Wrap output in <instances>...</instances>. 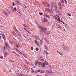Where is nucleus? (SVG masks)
I'll return each instance as SVG.
<instances>
[{"instance_id": "aec40b11", "label": "nucleus", "mask_w": 76, "mask_h": 76, "mask_svg": "<svg viewBox=\"0 0 76 76\" xmlns=\"http://www.w3.org/2000/svg\"><path fill=\"white\" fill-rule=\"evenodd\" d=\"M24 29H25V30H26V31H27L28 32V33H29V31H28L26 29V27H25V28H24Z\"/></svg>"}, {"instance_id": "6e6552de", "label": "nucleus", "mask_w": 76, "mask_h": 76, "mask_svg": "<svg viewBox=\"0 0 76 76\" xmlns=\"http://www.w3.org/2000/svg\"><path fill=\"white\" fill-rule=\"evenodd\" d=\"M15 32H16L17 34H18V35H19L20 34V33L18 32V30H17V29H16V28H15Z\"/></svg>"}, {"instance_id": "dca6fc26", "label": "nucleus", "mask_w": 76, "mask_h": 76, "mask_svg": "<svg viewBox=\"0 0 76 76\" xmlns=\"http://www.w3.org/2000/svg\"><path fill=\"white\" fill-rule=\"evenodd\" d=\"M16 47H17V48H19V47H20V45H19V44H17L16 45Z\"/></svg>"}, {"instance_id": "f704fd0d", "label": "nucleus", "mask_w": 76, "mask_h": 76, "mask_svg": "<svg viewBox=\"0 0 76 76\" xmlns=\"http://www.w3.org/2000/svg\"><path fill=\"white\" fill-rule=\"evenodd\" d=\"M12 6H15V2H13L12 3Z\"/></svg>"}, {"instance_id": "393cba45", "label": "nucleus", "mask_w": 76, "mask_h": 76, "mask_svg": "<svg viewBox=\"0 0 76 76\" xmlns=\"http://www.w3.org/2000/svg\"><path fill=\"white\" fill-rule=\"evenodd\" d=\"M45 41H46V42H47L48 43V44H49V41H48V40H47V39H45Z\"/></svg>"}, {"instance_id": "37998d69", "label": "nucleus", "mask_w": 76, "mask_h": 76, "mask_svg": "<svg viewBox=\"0 0 76 76\" xmlns=\"http://www.w3.org/2000/svg\"><path fill=\"white\" fill-rule=\"evenodd\" d=\"M12 53H15V54H16V52H15V51H12Z\"/></svg>"}, {"instance_id": "a211bd4d", "label": "nucleus", "mask_w": 76, "mask_h": 76, "mask_svg": "<svg viewBox=\"0 0 76 76\" xmlns=\"http://www.w3.org/2000/svg\"><path fill=\"white\" fill-rule=\"evenodd\" d=\"M12 34L13 35H14V36H15V35H16V33H15V31H13L12 32Z\"/></svg>"}, {"instance_id": "9b49d317", "label": "nucleus", "mask_w": 76, "mask_h": 76, "mask_svg": "<svg viewBox=\"0 0 76 76\" xmlns=\"http://www.w3.org/2000/svg\"><path fill=\"white\" fill-rule=\"evenodd\" d=\"M44 4L45 5V6H50V5H49V4H48V3H47L45 2L44 3Z\"/></svg>"}, {"instance_id": "0e129e2a", "label": "nucleus", "mask_w": 76, "mask_h": 76, "mask_svg": "<svg viewBox=\"0 0 76 76\" xmlns=\"http://www.w3.org/2000/svg\"><path fill=\"white\" fill-rule=\"evenodd\" d=\"M12 10H14V9H12Z\"/></svg>"}, {"instance_id": "864d4df0", "label": "nucleus", "mask_w": 76, "mask_h": 76, "mask_svg": "<svg viewBox=\"0 0 76 76\" xmlns=\"http://www.w3.org/2000/svg\"><path fill=\"white\" fill-rule=\"evenodd\" d=\"M62 23H63V24H65V23H64V22H63V21H62Z\"/></svg>"}, {"instance_id": "1a4fd4ad", "label": "nucleus", "mask_w": 76, "mask_h": 76, "mask_svg": "<svg viewBox=\"0 0 76 76\" xmlns=\"http://www.w3.org/2000/svg\"><path fill=\"white\" fill-rule=\"evenodd\" d=\"M62 48H64V49L65 50H66V51H68V48H67V47H66V46L63 45L62 47Z\"/></svg>"}, {"instance_id": "052dcab7", "label": "nucleus", "mask_w": 76, "mask_h": 76, "mask_svg": "<svg viewBox=\"0 0 76 76\" xmlns=\"http://www.w3.org/2000/svg\"><path fill=\"white\" fill-rule=\"evenodd\" d=\"M58 53H59L60 54L61 53L60 52H58Z\"/></svg>"}, {"instance_id": "13d9d810", "label": "nucleus", "mask_w": 76, "mask_h": 76, "mask_svg": "<svg viewBox=\"0 0 76 76\" xmlns=\"http://www.w3.org/2000/svg\"><path fill=\"white\" fill-rule=\"evenodd\" d=\"M1 26L2 28L3 27V26Z\"/></svg>"}, {"instance_id": "4be33fe9", "label": "nucleus", "mask_w": 76, "mask_h": 76, "mask_svg": "<svg viewBox=\"0 0 76 76\" xmlns=\"http://www.w3.org/2000/svg\"><path fill=\"white\" fill-rule=\"evenodd\" d=\"M2 37H3V38L4 39V40H6V37L4 36V35L2 36Z\"/></svg>"}, {"instance_id": "423d86ee", "label": "nucleus", "mask_w": 76, "mask_h": 76, "mask_svg": "<svg viewBox=\"0 0 76 76\" xmlns=\"http://www.w3.org/2000/svg\"><path fill=\"white\" fill-rule=\"evenodd\" d=\"M58 9V7H57V6L56 5H55L54 7H53V9H52V10H57V9Z\"/></svg>"}, {"instance_id": "412c9836", "label": "nucleus", "mask_w": 76, "mask_h": 76, "mask_svg": "<svg viewBox=\"0 0 76 76\" xmlns=\"http://www.w3.org/2000/svg\"><path fill=\"white\" fill-rule=\"evenodd\" d=\"M44 47H45V49H48V48L47 47V46L46 45H44Z\"/></svg>"}, {"instance_id": "4c0bfd02", "label": "nucleus", "mask_w": 76, "mask_h": 76, "mask_svg": "<svg viewBox=\"0 0 76 76\" xmlns=\"http://www.w3.org/2000/svg\"><path fill=\"white\" fill-rule=\"evenodd\" d=\"M14 10L15 12H16V11L17 10H16V7L14 8Z\"/></svg>"}, {"instance_id": "ea45409f", "label": "nucleus", "mask_w": 76, "mask_h": 76, "mask_svg": "<svg viewBox=\"0 0 76 76\" xmlns=\"http://www.w3.org/2000/svg\"><path fill=\"white\" fill-rule=\"evenodd\" d=\"M57 27H58V28H60V26H59V25H57Z\"/></svg>"}, {"instance_id": "f03ea898", "label": "nucleus", "mask_w": 76, "mask_h": 76, "mask_svg": "<svg viewBox=\"0 0 76 76\" xmlns=\"http://www.w3.org/2000/svg\"><path fill=\"white\" fill-rule=\"evenodd\" d=\"M40 35H42L43 34V32L45 31L46 30V28H43V27H41V26H40Z\"/></svg>"}, {"instance_id": "680f3d73", "label": "nucleus", "mask_w": 76, "mask_h": 76, "mask_svg": "<svg viewBox=\"0 0 76 76\" xmlns=\"http://www.w3.org/2000/svg\"><path fill=\"white\" fill-rule=\"evenodd\" d=\"M58 53H59L60 54L61 53L60 52H58Z\"/></svg>"}, {"instance_id": "69168bd1", "label": "nucleus", "mask_w": 76, "mask_h": 76, "mask_svg": "<svg viewBox=\"0 0 76 76\" xmlns=\"http://www.w3.org/2000/svg\"><path fill=\"white\" fill-rule=\"evenodd\" d=\"M0 38H1V36H0Z\"/></svg>"}, {"instance_id": "c9c22d12", "label": "nucleus", "mask_w": 76, "mask_h": 76, "mask_svg": "<svg viewBox=\"0 0 76 76\" xmlns=\"http://www.w3.org/2000/svg\"><path fill=\"white\" fill-rule=\"evenodd\" d=\"M0 35H1L2 36V37H3V36H4V35L2 33L0 34Z\"/></svg>"}, {"instance_id": "e433bc0d", "label": "nucleus", "mask_w": 76, "mask_h": 76, "mask_svg": "<svg viewBox=\"0 0 76 76\" xmlns=\"http://www.w3.org/2000/svg\"><path fill=\"white\" fill-rule=\"evenodd\" d=\"M23 26H24V27H25V28H26V25H25V24H23Z\"/></svg>"}, {"instance_id": "de8ad7c7", "label": "nucleus", "mask_w": 76, "mask_h": 76, "mask_svg": "<svg viewBox=\"0 0 76 76\" xmlns=\"http://www.w3.org/2000/svg\"><path fill=\"white\" fill-rule=\"evenodd\" d=\"M24 6L25 7H26V8H27V7H26V5H24Z\"/></svg>"}, {"instance_id": "79ce46f5", "label": "nucleus", "mask_w": 76, "mask_h": 76, "mask_svg": "<svg viewBox=\"0 0 76 76\" xmlns=\"http://www.w3.org/2000/svg\"><path fill=\"white\" fill-rule=\"evenodd\" d=\"M33 48H33V47H32L31 48V50H33Z\"/></svg>"}, {"instance_id": "c85d7f7f", "label": "nucleus", "mask_w": 76, "mask_h": 76, "mask_svg": "<svg viewBox=\"0 0 76 76\" xmlns=\"http://www.w3.org/2000/svg\"><path fill=\"white\" fill-rule=\"evenodd\" d=\"M3 12L4 13V14H5V15H7V14L6 12L4 11Z\"/></svg>"}, {"instance_id": "603ef678", "label": "nucleus", "mask_w": 76, "mask_h": 76, "mask_svg": "<svg viewBox=\"0 0 76 76\" xmlns=\"http://www.w3.org/2000/svg\"><path fill=\"white\" fill-rule=\"evenodd\" d=\"M48 25H49V26H50V23H48Z\"/></svg>"}, {"instance_id": "6e6d98bb", "label": "nucleus", "mask_w": 76, "mask_h": 76, "mask_svg": "<svg viewBox=\"0 0 76 76\" xmlns=\"http://www.w3.org/2000/svg\"><path fill=\"white\" fill-rule=\"evenodd\" d=\"M11 61V63H13V62H14V61Z\"/></svg>"}, {"instance_id": "bf43d9fd", "label": "nucleus", "mask_w": 76, "mask_h": 76, "mask_svg": "<svg viewBox=\"0 0 76 76\" xmlns=\"http://www.w3.org/2000/svg\"><path fill=\"white\" fill-rule=\"evenodd\" d=\"M16 54V55H17V56H18V54H17L16 53V54Z\"/></svg>"}, {"instance_id": "3c124183", "label": "nucleus", "mask_w": 76, "mask_h": 76, "mask_svg": "<svg viewBox=\"0 0 76 76\" xmlns=\"http://www.w3.org/2000/svg\"><path fill=\"white\" fill-rule=\"evenodd\" d=\"M7 47H8V48H10V47H9V45H8Z\"/></svg>"}, {"instance_id": "0eeeda50", "label": "nucleus", "mask_w": 76, "mask_h": 76, "mask_svg": "<svg viewBox=\"0 0 76 76\" xmlns=\"http://www.w3.org/2000/svg\"><path fill=\"white\" fill-rule=\"evenodd\" d=\"M37 72H40V73H44V71H41V70L39 69L37 70Z\"/></svg>"}, {"instance_id": "f3484780", "label": "nucleus", "mask_w": 76, "mask_h": 76, "mask_svg": "<svg viewBox=\"0 0 76 76\" xmlns=\"http://www.w3.org/2000/svg\"><path fill=\"white\" fill-rule=\"evenodd\" d=\"M44 22H48V20L46 18H45L44 19Z\"/></svg>"}, {"instance_id": "8fccbe9b", "label": "nucleus", "mask_w": 76, "mask_h": 76, "mask_svg": "<svg viewBox=\"0 0 76 76\" xmlns=\"http://www.w3.org/2000/svg\"><path fill=\"white\" fill-rule=\"evenodd\" d=\"M6 11H7V12L9 11V10L7 9H6Z\"/></svg>"}, {"instance_id": "473e14b6", "label": "nucleus", "mask_w": 76, "mask_h": 76, "mask_svg": "<svg viewBox=\"0 0 76 76\" xmlns=\"http://www.w3.org/2000/svg\"><path fill=\"white\" fill-rule=\"evenodd\" d=\"M16 2H17V3H18V4H20V3H19V1H16Z\"/></svg>"}, {"instance_id": "bb28decb", "label": "nucleus", "mask_w": 76, "mask_h": 76, "mask_svg": "<svg viewBox=\"0 0 76 76\" xmlns=\"http://www.w3.org/2000/svg\"><path fill=\"white\" fill-rule=\"evenodd\" d=\"M57 20L58 21H60V18H58Z\"/></svg>"}, {"instance_id": "c03bdc74", "label": "nucleus", "mask_w": 76, "mask_h": 76, "mask_svg": "<svg viewBox=\"0 0 76 76\" xmlns=\"http://www.w3.org/2000/svg\"><path fill=\"white\" fill-rule=\"evenodd\" d=\"M59 54L61 56H63V54H62V53H60Z\"/></svg>"}, {"instance_id": "7ed1b4c3", "label": "nucleus", "mask_w": 76, "mask_h": 76, "mask_svg": "<svg viewBox=\"0 0 76 76\" xmlns=\"http://www.w3.org/2000/svg\"><path fill=\"white\" fill-rule=\"evenodd\" d=\"M47 73H49V75H54V74H56V73L55 72H53L52 70H48L47 71Z\"/></svg>"}, {"instance_id": "4d7b16f0", "label": "nucleus", "mask_w": 76, "mask_h": 76, "mask_svg": "<svg viewBox=\"0 0 76 76\" xmlns=\"http://www.w3.org/2000/svg\"><path fill=\"white\" fill-rule=\"evenodd\" d=\"M46 54H48V52H47L46 51Z\"/></svg>"}, {"instance_id": "b1692460", "label": "nucleus", "mask_w": 76, "mask_h": 76, "mask_svg": "<svg viewBox=\"0 0 76 76\" xmlns=\"http://www.w3.org/2000/svg\"><path fill=\"white\" fill-rule=\"evenodd\" d=\"M53 17L54 18V19H56H56H57V17L56 15H54V16H53Z\"/></svg>"}, {"instance_id": "6ab92c4d", "label": "nucleus", "mask_w": 76, "mask_h": 76, "mask_svg": "<svg viewBox=\"0 0 76 76\" xmlns=\"http://www.w3.org/2000/svg\"><path fill=\"white\" fill-rule=\"evenodd\" d=\"M18 15H19V16H21V13H20V12H18Z\"/></svg>"}, {"instance_id": "c756f323", "label": "nucleus", "mask_w": 76, "mask_h": 76, "mask_svg": "<svg viewBox=\"0 0 76 76\" xmlns=\"http://www.w3.org/2000/svg\"><path fill=\"white\" fill-rule=\"evenodd\" d=\"M46 17H47V18H50V16H49V15H46Z\"/></svg>"}, {"instance_id": "e2e57ef3", "label": "nucleus", "mask_w": 76, "mask_h": 76, "mask_svg": "<svg viewBox=\"0 0 76 76\" xmlns=\"http://www.w3.org/2000/svg\"><path fill=\"white\" fill-rule=\"evenodd\" d=\"M64 31H66V30H65V29H64Z\"/></svg>"}, {"instance_id": "ddd939ff", "label": "nucleus", "mask_w": 76, "mask_h": 76, "mask_svg": "<svg viewBox=\"0 0 76 76\" xmlns=\"http://www.w3.org/2000/svg\"><path fill=\"white\" fill-rule=\"evenodd\" d=\"M39 63V62L38 60H37V61H35V62H34V64H35V65H37V64H38V63Z\"/></svg>"}, {"instance_id": "f257e3e1", "label": "nucleus", "mask_w": 76, "mask_h": 76, "mask_svg": "<svg viewBox=\"0 0 76 76\" xmlns=\"http://www.w3.org/2000/svg\"><path fill=\"white\" fill-rule=\"evenodd\" d=\"M45 64L46 65H48V63L47 61H45L44 63H41V62H39V64H38V66L39 67H41L42 66L45 67Z\"/></svg>"}, {"instance_id": "a18cd8bd", "label": "nucleus", "mask_w": 76, "mask_h": 76, "mask_svg": "<svg viewBox=\"0 0 76 76\" xmlns=\"http://www.w3.org/2000/svg\"><path fill=\"white\" fill-rule=\"evenodd\" d=\"M23 56L24 57H26V55H25V54H24L23 55Z\"/></svg>"}, {"instance_id": "4468645a", "label": "nucleus", "mask_w": 76, "mask_h": 76, "mask_svg": "<svg viewBox=\"0 0 76 76\" xmlns=\"http://www.w3.org/2000/svg\"><path fill=\"white\" fill-rule=\"evenodd\" d=\"M15 50L18 53H19V54H20V51H19V50H18L17 49H15Z\"/></svg>"}, {"instance_id": "cd10ccee", "label": "nucleus", "mask_w": 76, "mask_h": 76, "mask_svg": "<svg viewBox=\"0 0 76 76\" xmlns=\"http://www.w3.org/2000/svg\"><path fill=\"white\" fill-rule=\"evenodd\" d=\"M67 15L69 16H71V14H70L69 13H67Z\"/></svg>"}, {"instance_id": "9d476101", "label": "nucleus", "mask_w": 76, "mask_h": 76, "mask_svg": "<svg viewBox=\"0 0 76 76\" xmlns=\"http://www.w3.org/2000/svg\"><path fill=\"white\" fill-rule=\"evenodd\" d=\"M58 6L60 7V9H61V3L60 2H58Z\"/></svg>"}, {"instance_id": "58836bf2", "label": "nucleus", "mask_w": 76, "mask_h": 76, "mask_svg": "<svg viewBox=\"0 0 76 76\" xmlns=\"http://www.w3.org/2000/svg\"><path fill=\"white\" fill-rule=\"evenodd\" d=\"M24 67H25V68H26V69H28V67H27V66H26V65H24Z\"/></svg>"}, {"instance_id": "2f4dec72", "label": "nucleus", "mask_w": 76, "mask_h": 76, "mask_svg": "<svg viewBox=\"0 0 76 76\" xmlns=\"http://www.w3.org/2000/svg\"><path fill=\"white\" fill-rule=\"evenodd\" d=\"M8 54L7 53H4V55L5 56H6Z\"/></svg>"}, {"instance_id": "5701e85b", "label": "nucleus", "mask_w": 76, "mask_h": 76, "mask_svg": "<svg viewBox=\"0 0 76 76\" xmlns=\"http://www.w3.org/2000/svg\"><path fill=\"white\" fill-rule=\"evenodd\" d=\"M61 3H64V1L63 0H61Z\"/></svg>"}, {"instance_id": "338daca9", "label": "nucleus", "mask_w": 76, "mask_h": 76, "mask_svg": "<svg viewBox=\"0 0 76 76\" xmlns=\"http://www.w3.org/2000/svg\"><path fill=\"white\" fill-rule=\"evenodd\" d=\"M57 52H58V50L57 51Z\"/></svg>"}, {"instance_id": "20e7f679", "label": "nucleus", "mask_w": 76, "mask_h": 76, "mask_svg": "<svg viewBox=\"0 0 76 76\" xmlns=\"http://www.w3.org/2000/svg\"><path fill=\"white\" fill-rule=\"evenodd\" d=\"M50 4L51 6V8L52 9H53V7H54V6L56 5V3L53 2H50Z\"/></svg>"}, {"instance_id": "7c9ffc66", "label": "nucleus", "mask_w": 76, "mask_h": 76, "mask_svg": "<svg viewBox=\"0 0 76 76\" xmlns=\"http://www.w3.org/2000/svg\"><path fill=\"white\" fill-rule=\"evenodd\" d=\"M39 50V49H38V48H36V51H38V50Z\"/></svg>"}, {"instance_id": "a878e982", "label": "nucleus", "mask_w": 76, "mask_h": 76, "mask_svg": "<svg viewBox=\"0 0 76 76\" xmlns=\"http://www.w3.org/2000/svg\"><path fill=\"white\" fill-rule=\"evenodd\" d=\"M35 44H38V42L36 40L35 41Z\"/></svg>"}, {"instance_id": "5fc2aeb1", "label": "nucleus", "mask_w": 76, "mask_h": 76, "mask_svg": "<svg viewBox=\"0 0 76 76\" xmlns=\"http://www.w3.org/2000/svg\"><path fill=\"white\" fill-rule=\"evenodd\" d=\"M11 44H13V43L12 42H11Z\"/></svg>"}, {"instance_id": "49530a36", "label": "nucleus", "mask_w": 76, "mask_h": 76, "mask_svg": "<svg viewBox=\"0 0 76 76\" xmlns=\"http://www.w3.org/2000/svg\"><path fill=\"white\" fill-rule=\"evenodd\" d=\"M9 14V13H10V11H8L7 12Z\"/></svg>"}, {"instance_id": "a19ab883", "label": "nucleus", "mask_w": 76, "mask_h": 76, "mask_svg": "<svg viewBox=\"0 0 76 76\" xmlns=\"http://www.w3.org/2000/svg\"><path fill=\"white\" fill-rule=\"evenodd\" d=\"M64 1L65 2V3L66 4H67V1H66V0H64Z\"/></svg>"}, {"instance_id": "39448f33", "label": "nucleus", "mask_w": 76, "mask_h": 76, "mask_svg": "<svg viewBox=\"0 0 76 76\" xmlns=\"http://www.w3.org/2000/svg\"><path fill=\"white\" fill-rule=\"evenodd\" d=\"M39 60L41 61H42V62H44V61H45V60L41 56L39 57Z\"/></svg>"}, {"instance_id": "72a5a7b5", "label": "nucleus", "mask_w": 76, "mask_h": 76, "mask_svg": "<svg viewBox=\"0 0 76 76\" xmlns=\"http://www.w3.org/2000/svg\"><path fill=\"white\" fill-rule=\"evenodd\" d=\"M43 14V13H42V12H40L39 13L40 15H42Z\"/></svg>"}, {"instance_id": "774afa93", "label": "nucleus", "mask_w": 76, "mask_h": 76, "mask_svg": "<svg viewBox=\"0 0 76 76\" xmlns=\"http://www.w3.org/2000/svg\"><path fill=\"white\" fill-rule=\"evenodd\" d=\"M18 56H19V55H18Z\"/></svg>"}, {"instance_id": "09e8293b", "label": "nucleus", "mask_w": 76, "mask_h": 76, "mask_svg": "<svg viewBox=\"0 0 76 76\" xmlns=\"http://www.w3.org/2000/svg\"><path fill=\"white\" fill-rule=\"evenodd\" d=\"M20 76H26L24 75H22Z\"/></svg>"}, {"instance_id": "2eb2a0df", "label": "nucleus", "mask_w": 76, "mask_h": 76, "mask_svg": "<svg viewBox=\"0 0 76 76\" xmlns=\"http://www.w3.org/2000/svg\"><path fill=\"white\" fill-rule=\"evenodd\" d=\"M7 42H6L5 43V46H4L5 49H6V47H7Z\"/></svg>"}, {"instance_id": "f8f14e48", "label": "nucleus", "mask_w": 76, "mask_h": 76, "mask_svg": "<svg viewBox=\"0 0 76 76\" xmlns=\"http://www.w3.org/2000/svg\"><path fill=\"white\" fill-rule=\"evenodd\" d=\"M31 73H35V71L34 70V69H33V68H31Z\"/></svg>"}]
</instances>
